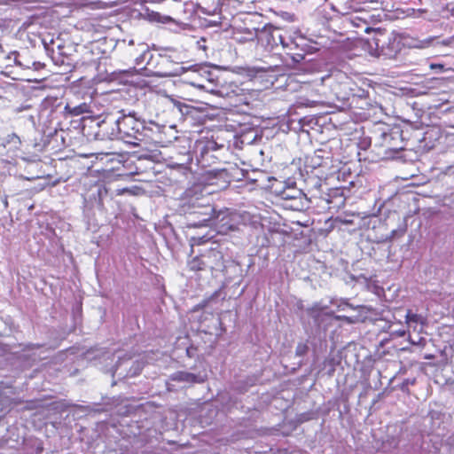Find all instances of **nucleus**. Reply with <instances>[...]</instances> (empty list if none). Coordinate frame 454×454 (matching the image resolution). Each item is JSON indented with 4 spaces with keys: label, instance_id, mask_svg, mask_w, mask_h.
<instances>
[{
    "label": "nucleus",
    "instance_id": "5701e85b",
    "mask_svg": "<svg viewBox=\"0 0 454 454\" xmlns=\"http://www.w3.org/2000/svg\"><path fill=\"white\" fill-rule=\"evenodd\" d=\"M239 35H240V36L237 37V40L239 43L250 42V41H254L256 38L257 30L246 28L243 32H240Z\"/></svg>",
    "mask_w": 454,
    "mask_h": 454
},
{
    "label": "nucleus",
    "instance_id": "473e14b6",
    "mask_svg": "<svg viewBox=\"0 0 454 454\" xmlns=\"http://www.w3.org/2000/svg\"><path fill=\"white\" fill-rule=\"evenodd\" d=\"M197 47L200 49V50H202V51H207V39L204 38V37H201L200 40L197 41Z\"/></svg>",
    "mask_w": 454,
    "mask_h": 454
},
{
    "label": "nucleus",
    "instance_id": "79ce46f5",
    "mask_svg": "<svg viewBox=\"0 0 454 454\" xmlns=\"http://www.w3.org/2000/svg\"><path fill=\"white\" fill-rule=\"evenodd\" d=\"M269 69H270L269 67H258L257 71L267 72Z\"/></svg>",
    "mask_w": 454,
    "mask_h": 454
},
{
    "label": "nucleus",
    "instance_id": "c9c22d12",
    "mask_svg": "<svg viewBox=\"0 0 454 454\" xmlns=\"http://www.w3.org/2000/svg\"><path fill=\"white\" fill-rule=\"evenodd\" d=\"M324 308L319 307L317 304L314 305L310 309V315L316 317L319 312L323 310Z\"/></svg>",
    "mask_w": 454,
    "mask_h": 454
},
{
    "label": "nucleus",
    "instance_id": "412c9836",
    "mask_svg": "<svg viewBox=\"0 0 454 454\" xmlns=\"http://www.w3.org/2000/svg\"><path fill=\"white\" fill-rule=\"evenodd\" d=\"M204 263H205L204 255L201 253L188 262V267L191 270H194V271L205 270L207 268L206 264H204Z\"/></svg>",
    "mask_w": 454,
    "mask_h": 454
},
{
    "label": "nucleus",
    "instance_id": "37998d69",
    "mask_svg": "<svg viewBox=\"0 0 454 454\" xmlns=\"http://www.w3.org/2000/svg\"><path fill=\"white\" fill-rule=\"evenodd\" d=\"M198 239H199V244L203 243L207 240V239H205V237H200Z\"/></svg>",
    "mask_w": 454,
    "mask_h": 454
},
{
    "label": "nucleus",
    "instance_id": "c756f323",
    "mask_svg": "<svg viewBox=\"0 0 454 454\" xmlns=\"http://www.w3.org/2000/svg\"><path fill=\"white\" fill-rule=\"evenodd\" d=\"M242 4L240 0H222L221 5L223 6H231L235 9H239Z\"/></svg>",
    "mask_w": 454,
    "mask_h": 454
},
{
    "label": "nucleus",
    "instance_id": "a878e982",
    "mask_svg": "<svg viewBox=\"0 0 454 454\" xmlns=\"http://www.w3.org/2000/svg\"><path fill=\"white\" fill-rule=\"evenodd\" d=\"M441 43L438 37L434 36H428L423 40H420L418 42V43L415 45L417 48H427L435 44Z\"/></svg>",
    "mask_w": 454,
    "mask_h": 454
},
{
    "label": "nucleus",
    "instance_id": "dca6fc26",
    "mask_svg": "<svg viewBox=\"0 0 454 454\" xmlns=\"http://www.w3.org/2000/svg\"><path fill=\"white\" fill-rule=\"evenodd\" d=\"M283 33L284 30L278 27H271L268 31L264 32L265 41L267 46L270 48V50H274L283 42Z\"/></svg>",
    "mask_w": 454,
    "mask_h": 454
},
{
    "label": "nucleus",
    "instance_id": "9b49d317",
    "mask_svg": "<svg viewBox=\"0 0 454 454\" xmlns=\"http://www.w3.org/2000/svg\"><path fill=\"white\" fill-rule=\"evenodd\" d=\"M149 17L152 21L168 25L169 29L176 33L184 30L187 27V24L176 21L172 17L160 12H152V13L149 14Z\"/></svg>",
    "mask_w": 454,
    "mask_h": 454
},
{
    "label": "nucleus",
    "instance_id": "58836bf2",
    "mask_svg": "<svg viewBox=\"0 0 454 454\" xmlns=\"http://www.w3.org/2000/svg\"><path fill=\"white\" fill-rule=\"evenodd\" d=\"M153 155L151 153H144V154H141L138 158L139 159H153Z\"/></svg>",
    "mask_w": 454,
    "mask_h": 454
},
{
    "label": "nucleus",
    "instance_id": "de8ad7c7",
    "mask_svg": "<svg viewBox=\"0 0 454 454\" xmlns=\"http://www.w3.org/2000/svg\"><path fill=\"white\" fill-rule=\"evenodd\" d=\"M338 75H339L340 77H343V76H345V75H344V74H339Z\"/></svg>",
    "mask_w": 454,
    "mask_h": 454
},
{
    "label": "nucleus",
    "instance_id": "a19ab883",
    "mask_svg": "<svg viewBox=\"0 0 454 454\" xmlns=\"http://www.w3.org/2000/svg\"><path fill=\"white\" fill-rule=\"evenodd\" d=\"M3 203H4V207H8V200H7V196H4V200H3Z\"/></svg>",
    "mask_w": 454,
    "mask_h": 454
},
{
    "label": "nucleus",
    "instance_id": "a211bd4d",
    "mask_svg": "<svg viewBox=\"0 0 454 454\" xmlns=\"http://www.w3.org/2000/svg\"><path fill=\"white\" fill-rule=\"evenodd\" d=\"M240 91V93H237L236 103L239 105L253 106L254 102L259 96V93L256 90H250L246 92L245 90L241 89Z\"/></svg>",
    "mask_w": 454,
    "mask_h": 454
},
{
    "label": "nucleus",
    "instance_id": "4468645a",
    "mask_svg": "<svg viewBox=\"0 0 454 454\" xmlns=\"http://www.w3.org/2000/svg\"><path fill=\"white\" fill-rule=\"evenodd\" d=\"M64 103L61 98L57 97H46L42 104V112L43 113H48L49 114L52 115L57 113H63L64 114Z\"/></svg>",
    "mask_w": 454,
    "mask_h": 454
},
{
    "label": "nucleus",
    "instance_id": "f257e3e1",
    "mask_svg": "<svg viewBox=\"0 0 454 454\" xmlns=\"http://www.w3.org/2000/svg\"><path fill=\"white\" fill-rule=\"evenodd\" d=\"M108 123L114 125V128H112L111 131L106 134L109 139H120L126 144L139 146L137 139L143 127V120L137 117L135 112L119 109L114 113H110L99 127L104 130Z\"/></svg>",
    "mask_w": 454,
    "mask_h": 454
},
{
    "label": "nucleus",
    "instance_id": "ea45409f",
    "mask_svg": "<svg viewBox=\"0 0 454 454\" xmlns=\"http://www.w3.org/2000/svg\"><path fill=\"white\" fill-rule=\"evenodd\" d=\"M127 192H128V189H121V190L119 189V190L116 191V194L117 195H121V194H123V193H125Z\"/></svg>",
    "mask_w": 454,
    "mask_h": 454
},
{
    "label": "nucleus",
    "instance_id": "20e7f679",
    "mask_svg": "<svg viewBox=\"0 0 454 454\" xmlns=\"http://www.w3.org/2000/svg\"><path fill=\"white\" fill-rule=\"evenodd\" d=\"M178 64L174 62L171 55L156 54L153 55L150 67H147L146 70L159 77L176 76L184 71V67H179Z\"/></svg>",
    "mask_w": 454,
    "mask_h": 454
},
{
    "label": "nucleus",
    "instance_id": "9d476101",
    "mask_svg": "<svg viewBox=\"0 0 454 454\" xmlns=\"http://www.w3.org/2000/svg\"><path fill=\"white\" fill-rule=\"evenodd\" d=\"M64 114L67 116H79L84 114H92V100L90 98V102L83 101L81 103H74V101H68L65 104Z\"/></svg>",
    "mask_w": 454,
    "mask_h": 454
},
{
    "label": "nucleus",
    "instance_id": "423d86ee",
    "mask_svg": "<svg viewBox=\"0 0 454 454\" xmlns=\"http://www.w3.org/2000/svg\"><path fill=\"white\" fill-rule=\"evenodd\" d=\"M165 126H160L154 121H145L143 120V127L140 129L139 138L137 142L139 146L141 143L145 145H162L166 141L164 139Z\"/></svg>",
    "mask_w": 454,
    "mask_h": 454
},
{
    "label": "nucleus",
    "instance_id": "393cba45",
    "mask_svg": "<svg viewBox=\"0 0 454 454\" xmlns=\"http://www.w3.org/2000/svg\"><path fill=\"white\" fill-rule=\"evenodd\" d=\"M303 192L296 188H287L281 192V196L284 200H296L301 197Z\"/></svg>",
    "mask_w": 454,
    "mask_h": 454
},
{
    "label": "nucleus",
    "instance_id": "6ab92c4d",
    "mask_svg": "<svg viewBox=\"0 0 454 454\" xmlns=\"http://www.w3.org/2000/svg\"><path fill=\"white\" fill-rule=\"evenodd\" d=\"M2 145L8 151H11L13 153H16L17 152H19L20 150L21 140L17 134L12 133V134H9L6 136V137L4 139Z\"/></svg>",
    "mask_w": 454,
    "mask_h": 454
},
{
    "label": "nucleus",
    "instance_id": "1a4fd4ad",
    "mask_svg": "<svg viewBox=\"0 0 454 454\" xmlns=\"http://www.w3.org/2000/svg\"><path fill=\"white\" fill-rule=\"evenodd\" d=\"M113 194H109L108 188L103 184H95L89 194L88 203L91 207H97L99 210L105 209V201L112 200Z\"/></svg>",
    "mask_w": 454,
    "mask_h": 454
},
{
    "label": "nucleus",
    "instance_id": "4be33fe9",
    "mask_svg": "<svg viewBox=\"0 0 454 454\" xmlns=\"http://www.w3.org/2000/svg\"><path fill=\"white\" fill-rule=\"evenodd\" d=\"M283 42H281L282 48L286 51H294L299 49L298 43L292 38L290 35L286 31L283 33Z\"/></svg>",
    "mask_w": 454,
    "mask_h": 454
},
{
    "label": "nucleus",
    "instance_id": "a18cd8bd",
    "mask_svg": "<svg viewBox=\"0 0 454 454\" xmlns=\"http://www.w3.org/2000/svg\"><path fill=\"white\" fill-rule=\"evenodd\" d=\"M453 168H454V166H450V167L449 168V171H450V172H451V173H453V172H454V169H453Z\"/></svg>",
    "mask_w": 454,
    "mask_h": 454
},
{
    "label": "nucleus",
    "instance_id": "f3484780",
    "mask_svg": "<svg viewBox=\"0 0 454 454\" xmlns=\"http://www.w3.org/2000/svg\"><path fill=\"white\" fill-rule=\"evenodd\" d=\"M138 46L140 47L141 54L135 58V63L137 67L146 70V67H150L154 54L148 50V46L145 43H140Z\"/></svg>",
    "mask_w": 454,
    "mask_h": 454
},
{
    "label": "nucleus",
    "instance_id": "b1692460",
    "mask_svg": "<svg viewBox=\"0 0 454 454\" xmlns=\"http://www.w3.org/2000/svg\"><path fill=\"white\" fill-rule=\"evenodd\" d=\"M331 303L336 307V309L338 311H343L346 310L347 309L355 310L357 308L350 304L347 299H333L331 301Z\"/></svg>",
    "mask_w": 454,
    "mask_h": 454
},
{
    "label": "nucleus",
    "instance_id": "0eeeda50",
    "mask_svg": "<svg viewBox=\"0 0 454 454\" xmlns=\"http://www.w3.org/2000/svg\"><path fill=\"white\" fill-rule=\"evenodd\" d=\"M204 261L207 268L210 270H223L224 269V261L222 247L219 244L213 243L212 246L204 253Z\"/></svg>",
    "mask_w": 454,
    "mask_h": 454
},
{
    "label": "nucleus",
    "instance_id": "49530a36",
    "mask_svg": "<svg viewBox=\"0 0 454 454\" xmlns=\"http://www.w3.org/2000/svg\"><path fill=\"white\" fill-rule=\"evenodd\" d=\"M133 44H134V40H132V39H131V40H129V45H133Z\"/></svg>",
    "mask_w": 454,
    "mask_h": 454
},
{
    "label": "nucleus",
    "instance_id": "39448f33",
    "mask_svg": "<svg viewBox=\"0 0 454 454\" xmlns=\"http://www.w3.org/2000/svg\"><path fill=\"white\" fill-rule=\"evenodd\" d=\"M239 223V214L229 208H223L219 211L215 210V214H214L209 225L214 226L218 233L227 234L237 230Z\"/></svg>",
    "mask_w": 454,
    "mask_h": 454
},
{
    "label": "nucleus",
    "instance_id": "c85d7f7f",
    "mask_svg": "<svg viewBox=\"0 0 454 454\" xmlns=\"http://www.w3.org/2000/svg\"><path fill=\"white\" fill-rule=\"evenodd\" d=\"M308 350H309V347H308L307 343L299 342L295 348V354L298 356H303L304 355L307 354Z\"/></svg>",
    "mask_w": 454,
    "mask_h": 454
},
{
    "label": "nucleus",
    "instance_id": "72a5a7b5",
    "mask_svg": "<svg viewBox=\"0 0 454 454\" xmlns=\"http://www.w3.org/2000/svg\"><path fill=\"white\" fill-rule=\"evenodd\" d=\"M409 341L411 344L415 346H424L426 343V340L423 337H419L418 340H415L411 337H409Z\"/></svg>",
    "mask_w": 454,
    "mask_h": 454
},
{
    "label": "nucleus",
    "instance_id": "f8f14e48",
    "mask_svg": "<svg viewBox=\"0 0 454 454\" xmlns=\"http://www.w3.org/2000/svg\"><path fill=\"white\" fill-rule=\"evenodd\" d=\"M382 145L387 150L397 152L403 150V145L401 133L398 130H392L388 133L382 134Z\"/></svg>",
    "mask_w": 454,
    "mask_h": 454
},
{
    "label": "nucleus",
    "instance_id": "ddd939ff",
    "mask_svg": "<svg viewBox=\"0 0 454 454\" xmlns=\"http://www.w3.org/2000/svg\"><path fill=\"white\" fill-rule=\"evenodd\" d=\"M192 5L193 11L200 12L202 14H206L213 17V19L207 20L205 19L204 26L206 27H220L222 24V18L217 12V7L213 8L212 10H208L200 4H191Z\"/></svg>",
    "mask_w": 454,
    "mask_h": 454
},
{
    "label": "nucleus",
    "instance_id": "2f4dec72",
    "mask_svg": "<svg viewBox=\"0 0 454 454\" xmlns=\"http://www.w3.org/2000/svg\"><path fill=\"white\" fill-rule=\"evenodd\" d=\"M407 333V330H405L404 328H400V329H393L391 330V333L390 334L392 336H395V337H403Z\"/></svg>",
    "mask_w": 454,
    "mask_h": 454
},
{
    "label": "nucleus",
    "instance_id": "cd10ccee",
    "mask_svg": "<svg viewBox=\"0 0 454 454\" xmlns=\"http://www.w3.org/2000/svg\"><path fill=\"white\" fill-rule=\"evenodd\" d=\"M328 196H329V199L327 200V201L329 203H332L333 199H338L339 204H343L345 201L342 191L339 188L333 189L330 192V193L328 194Z\"/></svg>",
    "mask_w": 454,
    "mask_h": 454
},
{
    "label": "nucleus",
    "instance_id": "7c9ffc66",
    "mask_svg": "<svg viewBox=\"0 0 454 454\" xmlns=\"http://www.w3.org/2000/svg\"><path fill=\"white\" fill-rule=\"evenodd\" d=\"M313 419V413L312 412H303L297 416V421L299 423H303L306 421H309Z\"/></svg>",
    "mask_w": 454,
    "mask_h": 454
},
{
    "label": "nucleus",
    "instance_id": "f03ea898",
    "mask_svg": "<svg viewBox=\"0 0 454 454\" xmlns=\"http://www.w3.org/2000/svg\"><path fill=\"white\" fill-rule=\"evenodd\" d=\"M199 198H184L178 212L184 215L189 227L207 226L210 224L215 209L209 204H204Z\"/></svg>",
    "mask_w": 454,
    "mask_h": 454
},
{
    "label": "nucleus",
    "instance_id": "4c0bfd02",
    "mask_svg": "<svg viewBox=\"0 0 454 454\" xmlns=\"http://www.w3.org/2000/svg\"><path fill=\"white\" fill-rule=\"evenodd\" d=\"M374 41H375V44H376L377 48H383L384 47L385 42L381 38L376 37V38H374Z\"/></svg>",
    "mask_w": 454,
    "mask_h": 454
},
{
    "label": "nucleus",
    "instance_id": "e433bc0d",
    "mask_svg": "<svg viewBox=\"0 0 454 454\" xmlns=\"http://www.w3.org/2000/svg\"><path fill=\"white\" fill-rule=\"evenodd\" d=\"M337 319L344 320L348 324H352L355 322V320L352 317H347V316H338L336 317Z\"/></svg>",
    "mask_w": 454,
    "mask_h": 454
},
{
    "label": "nucleus",
    "instance_id": "bb28decb",
    "mask_svg": "<svg viewBox=\"0 0 454 454\" xmlns=\"http://www.w3.org/2000/svg\"><path fill=\"white\" fill-rule=\"evenodd\" d=\"M295 51L296 50L286 51V54L288 56H290V58L294 63H297V64L301 63L302 61H304L306 59V54L303 52L302 50H301V51Z\"/></svg>",
    "mask_w": 454,
    "mask_h": 454
},
{
    "label": "nucleus",
    "instance_id": "f704fd0d",
    "mask_svg": "<svg viewBox=\"0 0 454 454\" xmlns=\"http://www.w3.org/2000/svg\"><path fill=\"white\" fill-rule=\"evenodd\" d=\"M430 69L435 70L437 73H441L444 70V66L442 64L431 63L429 66Z\"/></svg>",
    "mask_w": 454,
    "mask_h": 454
},
{
    "label": "nucleus",
    "instance_id": "6e6552de",
    "mask_svg": "<svg viewBox=\"0 0 454 454\" xmlns=\"http://www.w3.org/2000/svg\"><path fill=\"white\" fill-rule=\"evenodd\" d=\"M6 59L12 60L14 65L24 71H38L44 67V64L33 60L27 53H20L16 51L10 52Z\"/></svg>",
    "mask_w": 454,
    "mask_h": 454
},
{
    "label": "nucleus",
    "instance_id": "2eb2a0df",
    "mask_svg": "<svg viewBox=\"0 0 454 454\" xmlns=\"http://www.w3.org/2000/svg\"><path fill=\"white\" fill-rule=\"evenodd\" d=\"M170 380L178 382L185 383H202L205 381L206 377L201 374H194L188 372H176L170 375Z\"/></svg>",
    "mask_w": 454,
    "mask_h": 454
},
{
    "label": "nucleus",
    "instance_id": "7ed1b4c3",
    "mask_svg": "<svg viewBox=\"0 0 454 454\" xmlns=\"http://www.w3.org/2000/svg\"><path fill=\"white\" fill-rule=\"evenodd\" d=\"M356 5V3L354 1H348L345 4L344 9H350L351 12L343 13L345 15L343 23L347 27H353V31L356 34L369 33L372 30V25L380 20L372 12Z\"/></svg>",
    "mask_w": 454,
    "mask_h": 454
},
{
    "label": "nucleus",
    "instance_id": "09e8293b",
    "mask_svg": "<svg viewBox=\"0 0 454 454\" xmlns=\"http://www.w3.org/2000/svg\"><path fill=\"white\" fill-rule=\"evenodd\" d=\"M200 88H205V85H198Z\"/></svg>",
    "mask_w": 454,
    "mask_h": 454
},
{
    "label": "nucleus",
    "instance_id": "c03bdc74",
    "mask_svg": "<svg viewBox=\"0 0 454 454\" xmlns=\"http://www.w3.org/2000/svg\"><path fill=\"white\" fill-rule=\"evenodd\" d=\"M396 233H397V231H395V230L392 231V232H391V238H395V236L396 235Z\"/></svg>",
    "mask_w": 454,
    "mask_h": 454
},
{
    "label": "nucleus",
    "instance_id": "aec40b11",
    "mask_svg": "<svg viewBox=\"0 0 454 454\" xmlns=\"http://www.w3.org/2000/svg\"><path fill=\"white\" fill-rule=\"evenodd\" d=\"M425 318L417 313H412L411 310H408L405 316V322L410 328L417 330V325H424Z\"/></svg>",
    "mask_w": 454,
    "mask_h": 454
}]
</instances>
